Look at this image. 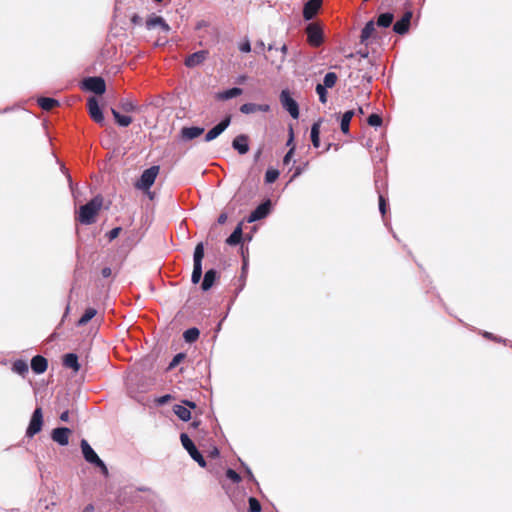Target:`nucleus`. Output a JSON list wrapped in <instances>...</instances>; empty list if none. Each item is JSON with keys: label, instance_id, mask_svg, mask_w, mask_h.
<instances>
[{"label": "nucleus", "instance_id": "1", "mask_svg": "<svg viewBox=\"0 0 512 512\" xmlns=\"http://www.w3.org/2000/svg\"><path fill=\"white\" fill-rule=\"evenodd\" d=\"M104 198L102 195H96L85 205L80 206L76 212L75 220L83 225H92L97 221L99 212L103 206Z\"/></svg>", "mask_w": 512, "mask_h": 512}, {"label": "nucleus", "instance_id": "2", "mask_svg": "<svg viewBox=\"0 0 512 512\" xmlns=\"http://www.w3.org/2000/svg\"><path fill=\"white\" fill-rule=\"evenodd\" d=\"M159 166H151L143 171L140 179L136 183V187L142 190H148L155 182L159 174Z\"/></svg>", "mask_w": 512, "mask_h": 512}, {"label": "nucleus", "instance_id": "3", "mask_svg": "<svg viewBox=\"0 0 512 512\" xmlns=\"http://www.w3.org/2000/svg\"><path fill=\"white\" fill-rule=\"evenodd\" d=\"M180 440L183 445V447L187 450L189 455L192 457L193 460H195L201 467L206 466V461L202 454L197 450L196 446L192 442V440L189 438V436L185 433H182L180 435Z\"/></svg>", "mask_w": 512, "mask_h": 512}, {"label": "nucleus", "instance_id": "4", "mask_svg": "<svg viewBox=\"0 0 512 512\" xmlns=\"http://www.w3.org/2000/svg\"><path fill=\"white\" fill-rule=\"evenodd\" d=\"M43 426V413L40 407L36 408L32 414L30 423L26 430V436L32 438L34 435L42 430Z\"/></svg>", "mask_w": 512, "mask_h": 512}, {"label": "nucleus", "instance_id": "5", "mask_svg": "<svg viewBox=\"0 0 512 512\" xmlns=\"http://www.w3.org/2000/svg\"><path fill=\"white\" fill-rule=\"evenodd\" d=\"M280 102L285 110L289 112L292 118L299 117V106L297 102L291 97L288 90H283L280 94Z\"/></svg>", "mask_w": 512, "mask_h": 512}, {"label": "nucleus", "instance_id": "6", "mask_svg": "<svg viewBox=\"0 0 512 512\" xmlns=\"http://www.w3.org/2000/svg\"><path fill=\"white\" fill-rule=\"evenodd\" d=\"M307 41L313 47H318L323 42L322 29L314 23L309 24L306 27Z\"/></svg>", "mask_w": 512, "mask_h": 512}, {"label": "nucleus", "instance_id": "7", "mask_svg": "<svg viewBox=\"0 0 512 512\" xmlns=\"http://www.w3.org/2000/svg\"><path fill=\"white\" fill-rule=\"evenodd\" d=\"M83 86L86 90L99 95L103 94L106 90L105 81L101 77H88L83 81Z\"/></svg>", "mask_w": 512, "mask_h": 512}, {"label": "nucleus", "instance_id": "8", "mask_svg": "<svg viewBox=\"0 0 512 512\" xmlns=\"http://www.w3.org/2000/svg\"><path fill=\"white\" fill-rule=\"evenodd\" d=\"M231 123V115H227L220 123L210 129L205 135V141L210 142L216 139Z\"/></svg>", "mask_w": 512, "mask_h": 512}, {"label": "nucleus", "instance_id": "9", "mask_svg": "<svg viewBox=\"0 0 512 512\" xmlns=\"http://www.w3.org/2000/svg\"><path fill=\"white\" fill-rule=\"evenodd\" d=\"M87 107L90 117L98 124L104 123V116L100 109L99 103L96 98L91 97L87 101Z\"/></svg>", "mask_w": 512, "mask_h": 512}, {"label": "nucleus", "instance_id": "10", "mask_svg": "<svg viewBox=\"0 0 512 512\" xmlns=\"http://www.w3.org/2000/svg\"><path fill=\"white\" fill-rule=\"evenodd\" d=\"M412 16V11H406L402 18L393 25V31L399 35L406 34L409 31Z\"/></svg>", "mask_w": 512, "mask_h": 512}, {"label": "nucleus", "instance_id": "11", "mask_svg": "<svg viewBox=\"0 0 512 512\" xmlns=\"http://www.w3.org/2000/svg\"><path fill=\"white\" fill-rule=\"evenodd\" d=\"M72 431L67 427H59L52 430L51 438L54 442L61 446H66L69 443V437Z\"/></svg>", "mask_w": 512, "mask_h": 512}, {"label": "nucleus", "instance_id": "12", "mask_svg": "<svg viewBox=\"0 0 512 512\" xmlns=\"http://www.w3.org/2000/svg\"><path fill=\"white\" fill-rule=\"evenodd\" d=\"M271 202L267 200L261 203L248 217V222H254L265 218L270 212Z\"/></svg>", "mask_w": 512, "mask_h": 512}, {"label": "nucleus", "instance_id": "13", "mask_svg": "<svg viewBox=\"0 0 512 512\" xmlns=\"http://www.w3.org/2000/svg\"><path fill=\"white\" fill-rule=\"evenodd\" d=\"M322 5V0H309L303 8V17L305 20H311L315 17Z\"/></svg>", "mask_w": 512, "mask_h": 512}, {"label": "nucleus", "instance_id": "14", "mask_svg": "<svg viewBox=\"0 0 512 512\" xmlns=\"http://www.w3.org/2000/svg\"><path fill=\"white\" fill-rule=\"evenodd\" d=\"M207 57H208V51L201 50V51L190 54L185 59L184 63L188 68H193V67H196V66L202 64L207 59Z\"/></svg>", "mask_w": 512, "mask_h": 512}, {"label": "nucleus", "instance_id": "15", "mask_svg": "<svg viewBox=\"0 0 512 512\" xmlns=\"http://www.w3.org/2000/svg\"><path fill=\"white\" fill-rule=\"evenodd\" d=\"M80 446L84 459L94 465L99 460V456L85 439L81 440Z\"/></svg>", "mask_w": 512, "mask_h": 512}, {"label": "nucleus", "instance_id": "16", "mask_svg": "<svg viewBox=\"0 0 512 512\" xmlns=\"http://www.w3.org/2000/svg\"><path fill=\"white\" fill-rule=\"evenodd\" d=\"M249 137L245 134L236 136L232 141V147L238 151L239 154H246L249 151L248 145Z\"/></svg>", "mask_w": 512, "mask_h": 512}, {"label": "nucleus", "instance_id": "17", "mask_svg": "<svg viewBox=\"0 0 512 512\" xmlns=\"http://www.w3.org/2000/svg\"><path fill=\"white\" fill-rule=\"evenodd\" d=\"M239 110L243 114H252V113H256V112H268L270 110V106L267 104L245 103L240 106Z\"/></svg>", "mask_w": 512, "mask_h": 512}, {"label": "nucleus", "instance_id": "18", "mask_svg": "<svg viewBox=\"0 0 512 512\" xmlns=\"http://www.w3.org/2000/svg\"><path fill=\"white\" fill-rule=\"evenodd\" d=\"M146 26L148 29H153L159 26L165 32L170 31V26L161 16L151 15L146 20Z\"/></svg>", "mask_w": 512, "mask_h": 512}, {"label": "nucleus", "instance_id": "19", "mask_svg": "<svg viewBox=\"0 0 512 512\" xmlns=\"http://www.w3.org/2000/svg\"><path fill=\"white\" fill-rule=\"evenodd\" d=\"M204 133V128L202 127H183L181 129V138L185 141H189L195 139Z\"/></svg>", "mask_w": 512, "mask_h": 512}, {"label": "nucleus", "instance_id": "20", "mask_svg": "<svg viewBox=\"0 0 512 512\" xmlns=\"http://www.w3.org/2000/svg\"><path fill=\"white\" fill-rule=\"evenodd\" d=\"M48 361L41 355H36L31 360V368L36 374H42L47 370Z\"/></svg>", "mask_w": 512, "mask_h": 512}, {"label": "nucleus", "instance_id": "21", "mask_svg": "<svg viewBox=\"0 0 512 512\" xmlns=\"http://www.w3.org/2000/svg\"><path fill=\"white\" fill-rule=\"evenodd\" d=\"M63 365L77 373L80 370L78 356L75 353H67L63 356Z\"/></svg>", "mask_w": 512, "mask_h": 512}, {"label": "nucleus", "instance_id": "22", "mask_svg": "<svg viewBox=\"0 0 512 512\" xmlns=\"http://www.w3.org/2000/svg\"><path fill=\"white\" fill-rule=\"evenodd\" d=\"M217 278V271L214 269H210L206 271L204 275V279L201 284V288L203 291H208L214 284Z\"/></svg>", "mask_w": 512, "mask_h": 512}, {"label": "nucleus", "instance_id": "23", "mask_svg": "<svg viewBox=\"0 0 512 512\" xmlns=\"http://www.w3.org/2000/svg\"><path fill=\"white\" fill-rule=\"evenodd\" d=\"M243 90L238 87H234L216 94V98L221 101L229 100L234 97L241 95Z\"/></svg>", "mask_w": 512, "mask_h": 512}, {"label": "nucleus", "instance_id": "24", "mask_svg": "<svg viewBox=\"0 0 512 512\" xmlns=\"http://www.w3.org/2000/svg\"><path fill=\"white\" fill-rule=\"evenodd\" d=\"M375 33V23L373 20L366 23L364 28L361 31L360 41L361 43H367V41L374 35Z\"/></svg>", "mask_w": 512, "mask_h": 512}, {"label": "nucleus", "instance_id": "25", "mask_svg": "<svg viewBox=\"0 0 512 512\" xmlns=\"http://www.w3.org/2000/svg\"><path fill=\"white\" fill-rule=\"evenodd\" d=\"M38 105L45 111H50L59 106V101L54 98L40 97L37 100Z\"/></svg>", "mask_w": 512, "mask_h": 512}, {"label": "nucleus", "instance_id": "26", "mask_svg": "<svg viewBox=\"0 0 512 512\" xmlns=\"http://www.w3.org/2000/svg\"><path fill=\"white\" fill-rule=\"evenodd\" d=\"M111 113L116 121V123L121 127L129 126L133 119L130 116L122 115L120 112L114 108H111Z\"/></svg>", "mask_w": 512, "mask_h": 512}, {"label": "nucleus", "instance_id": "27", "mask_svg": "<svg viewBox=\"0 0 512 512\" xmlns=\"http://www.w3.org/2000/svg\"><path fill=\"white\" fill-rule=\"evenodd\" d=\"M243 235L242 224L239 223L232 234L226 239V243L230 246L237 245L241 242Z\"/></svg>", "mask_w": 512, "mask_h": 512}, {"label": "nucleus", "instance_id": "28", "mask_svg": "<svg viewBox=\"0 0 512 512\" xmlns=\"http://www.w3.org/2000/svg\"><path fill=\"white\" fill-rule=\"evenodd\" d=\"M354 114H355L354 110H348L342 115L341 122H340V128L344 134L349 133L350 122H351V119L353 118Z\"/></svg>", "mask_w": 512, "mask_h": 512}, {"label": "nucleus", "instance_id": "29", "mask_svg": "<svg viewBox=\"0 0 512 512\" xmlns=\"http://www.w3.org/2000/svg\"><path fill=\"white\" fill-rule=\"evenodd\" d=\"M173 412L182 420V421H188L191 419V412L190 410L183 406V405H174Z\"/></svg>", "mask_w": 512, "mask_h": 512}, {"label": "nucleus", "instance_id": "30", "mask_svg": "<svg viewBox=\"0 0 512 512\" xmlns=\"http://www.w3.org/2000/svg\"><path fill=\"white\" fill-rule=\"evenodd\" d=\"M320 125L321 121L315 122L311 127V141L315 148H318L320 146Z\"/></svg>", "mask_w": 512, "mask_h": 512}, {"label": "nucleus", "instance_id": "31", "mask_svg": "<svg viewBox=\"0 0 512 512\" xmlns=\"http://www.w3.org/2000/svg\"><path fill=\"white\" fill-rule=\"evenodd\" d=\"M119 108L126 113L138 111V106L131 99H122L119 102Z\"/></svg>", "mask_w": 512, "mask_h": 512}, {"label": "nucleus", "instance_id": "32", "mask_svg": "<svg viewBox=\"0 0 512 512\" xmlns=\"http://www.w3.org/2000/svg\"><path fill=\"white\" fill-rule=\"evenodd\" d=\"M199 335H200L199 329L196 327H193V328L187 329L183 333V338L187 343H193L199 338Z\"/></svg>", "mask_w": 512, "mask_h": 512}, {"label": "nucleus", "instance_id": "33", "mask_svg": "<svg viewBox=\"0 0 512 512\" xmlns=\"http://www.w3.org/2000/svg\"><path fill=\"white\" fill-rule=\"evenodd\" d=\"M96 314H97L96 309H94V308H87L85 310L84 314L78 320L77 325L78 326L86 325Z\"/></svg>", "mask_w": 512, "mask_h": 512}, {"label": "nucleus", "instance_id": "34", "mask_svg": "<svg viewBox=\"0 0 512 512\" xmlns=\"http://www.w3.org/2000/svg\"><path fill=\"white\" fill-rule=\"evenodd\" d=\"M394 16L392 13H383L378 16L377 25L380 27L387 28L393 22Z\"/></svg>", "mask_w": 512, "mask_h": 512}, {"label": "nucleus", "instance_id": "35", "mask_svg": "<svg viewBox=\"0 0 512 512\" xmlns=\"http://www.w3.org/2000/svg\"><path fill=\"white\" fill-rule=\"evenodd\" d=\"M203 257H204V246H203V243L200 242L195 247L194 265L193 266H202Z\"/></svg>", "mask_w": 512, "mask_h": 512}, {"label": "nucleus", "instance_id": "36", "mask_svg": "<svg viewBox=\"0 0 512 512\" xmlns=\"http://www.w3.org/2000/svg\"><path fill=\"white\" fill-rule=\"evenodd\" d=\"M12 370L17 374L24 376L28 372V365L24 360H16L13 363Z\"/></svg>", "mask_w": 512, "mask_h": 512}, {"label": "nucleus", "instance_id": "37", "mask_svg": "<svg viewBox=\"0 0 512 512\" xmlns=\"http://www.w3.org/2000/svg\"><path fill=\"white\" fill-rule=\"evenodd\" d=\"M337 79H338V77H337L336 73L329 72L325 75L322 85H324L327 88H332L335 86Z\"/></svg>", "mask_w": 512, "mask_h": 512}, {"label": "nucleus", "instance_id": "38", "mask_svg": "<svg viewBox=\"0 0 512 512\" xmlns=\"http://www.w3.org/2000/svg\"><path fill=\"white\" fill-rule=\"evenodd\" d=\"M279 177V171L276 169H268L265 173V182L266 183H273L275 182Z\"/></svg>", "mask_w": 512, "mask_h": 512}, {"label": "nucleus", "instance_id": "39", "mask_svg": "<svg viewBox=\"0 0 512 512\" xmlns=\"http://www.w3.org/2000/svg\"><path fill=\"white\" fill-rule=\"evenodd\" d=\"M324 85L317 84L316 86V92L319 95V100L321 103L325 104L327 102V91Z\"/></svg>", "mask_w": 512, "mask_h": 512}, {"label": "nucleus", "instance_id": "40", "mask_svg": "<svg viewBox=\"0 0 512 512\" xmlns=\"http://www.w3.org/2000/svg\"><path fill=\"white\" fill-rule=\"evenodd\" d=\"M202 277V266H193L191 281L193 284H197Z\"/></svg>", "mask_w": 512, "mask_h": 512}, {"label": "nucleus", "instance_id": "41", "mask_svg": "<svg viewBox=\"0 0 512 512\" xmlns=\"http://www.w3.org/2000/svg\"><path fill=\"white\" fill-rule=\"evenodd\" d=\"M367 122L370 126L378 127L382 124V118L380 115L373 113L368 117Z\"/></svg>", "mask_w": 512, "mask_h": 512}, {"label": "nucleus", "instance_id": "42", "mask_svg": "<svg viewBox=\"0 0 512 512\" xmlns=\"http://www.w3.org/2000/svg\"><path fill=\"white\" fill-rule=\"evenodd\" d=\"M248 502H249V511L250 512H260L261 511V504L256 498L250 497Z\"/></svg>", "mask_w": 512, "mask_h": 512}, {"label": "nucleus", "instance_id": "43", "mask_svg": "<svg viewBox=\"0 0 512 512\" xmlns=\"http://www.w3.org/2000/svg\"><path fill=\"white\" fill-rule=\"evenodd\" d=\"M226 476L234 483H239L241 481L240 475L233 469H228L226 471Z\"/></svg>", "mask_w": 512, "mask_h": 512}, {"label": "nucleus", "instance_id": "44", "mask_svg": "<svg viewBox=\"0 0 512 512\" xmlns=\"http://www.w3.org/2000/svg\"><path fill=\"white\" fill-rule=\"evenodd\" d=\"M121 230H122L121 227H115L111 231H109L107 233L108 240L113 241L114 239H116L119 236Z\"/></svg>", "mask_w": 512, "mask_h": 512}, {"label": "nucleus", "instance_id": "45", "mask_svg": "<svg viewBox=\"0 0 512 512\" xmlns=\"http://www.w3.org/2000/svg\"><path fill=\"white\" fill-rule=\"evenodd\" d=\"M94 465L101 470V472H102V474L104 476L107 477L109 475V471H108L107 466L105 465V463L100 458H99V460Z\"/></svg>", "mask_w": 512, "mask_h": 512}, {"label": "nucleus", "instance_id": "46", "mask_svg": "<svg viewBox=\"0 0 512 512\" xmlns=\"http://www.w3.org/2000/svg\"><path fill=\"white\" fill-rule=\"evenodd\" d=\"M379 210L382 216H384L386 213V200L381 194H379Z\"/></svg>", "mask_w": 512, "mask_h": 512}, {"label": "nucleus", "instance_id": "47", "mask_svg": "<svg viewBox=\"0 0 512 512\" xmlns=\"http://www.w3.org/2000/svg\"><path fill=\"white\" fill-rule=\"evenodd\" d=\"M184 354L182 353H179L177 354L173 360L171 361L170 365H169V368H173L175 367L176 365H178L180 363V361L184 358Z\"/></svg>", "mask_w": 512, "mask_h": 512}, {"label": "nucleus", "instance_id": "48", "mask_svg": "<svg viewBox=\"0 0 512 512\" xmlns=\"http://www.w3.org/2000/svg\"><path fill=\"white\" fill-rule=\"evenodd\" d=\"M239 49L242 51V52H245V53H248L251 51V45H250V42L249 41H245L244 43H242L239 47Z\"/></svg>", "mask_w": 512, "mask_h": 512}, {"label": "nucleus", "instance_id": "49", "mask_svg": "<svg viewBox=\"0 0 512 512\" xmlns=\"http://www.w3.org/2000/svg\"><path fill=\"white\" fill-rule=\"evenodd\" d=\"M294 153V148H291L287 153L286 155L284 156V159H283V163L284 164H288L291 160V157Z\"/></svg>", "mask_w": 512, "mask_h": 512}, {"label": "nucleus", "instance_id": "50", "mask_svg": "<svg viewBox=\"0 0 512 512\" xmlns=\"http://www.w3.org/2000/svg\"><path fill=\"white\" fill-rule=\"evenodd\" d=\"M112 274V270L110 267H104L102 270H101V275L104 277V278H108L110 277Z\"/></svg>", "mask_w": 512, "mask_h": 512}, {"label": "nucleus", "instance_id": "51", "mask_svg": "<svg viewBox=\"0 0 512 512\" xmlns=\"http://www.w3.org/2000/svg\"><path fill=\"white\" fill-rule=\"evenodd\" d=\"M171 398H172V397H171V395L167 394V395H164V396L160 397V398H159V400H158V402H159L160 404H165V403H167L169 400H171Z\"/></svg>", "mask_w": 512, "mask_h": 512}, {"label": "nucleus", "instance_id": "52", "mask_svg": "<svg viewBox=\"0 0 512 512\" xmlns=\"http://www.w3.org/2000/svg\"><path fill=\"white\" fill-rule=\"evenodd\" d=\"M142 21V18L138 15V14H134L132 17H131V22L133 24H140Z\"/></svg>", "mask_w": 512, "mask_h": 512}, {"label": "nucleus", "instance_id": "53", "mask_svg": "<svg viewBox=\"0 0 512 512\" xmlns=\"http://www.w3.org/2000/svg\"><path fill=\"white\" fill-rule=\"evenodd\" d=\"M183 404H184L185 407H188V408H191V409H195L196 408V403L192 402V401H189V400H183Z\"/></svg>", "mask_w": 512, "mask_h": 512}, {"label": "nucleus", "instance_id": "54", "mask_svg": "<svg viewBox=\"0 0 512 512\" xmlns=\"http://www.w3.org/2000/svg\"><path fill=\"white\" fill-rule=\"evenodd\" d=\"M227 214L226 213H221L218 217V223L219 224H224L226 221H227Z\"/></svg>", "mask_w": 512, "mask_h": 512}, {"label": "nucleus", "instance_id": "55", "mask_svg": "<svg viewBox=\"0 0 512 512\" xmlns=\"http://www.w3.org/2000/svg\"><path fill=\"white\" fill-rule=\"evenodd\" d=\"M61 421L67 422L69 420V411H64L60 415Z\"/></svg>", "mask_w": 512, "mask_h": 512}, {"label": "nucleus", "instance_id": "56", "mask_svg": "<svg viewBox=\"0 0 512 512\" xmlns=\"http://www.w3.org/2000/svg\"><path fill=\"white\" fill-rule=\"evenodd\" d=\"M83 512H94V506L92 504H88L84 509Z\"/></svg>", "mask_w": 512, "mask_h": 512}, {"label": "nucleus", "instance_id": "57", "mask_svg": "<svg viewBox=\"0 0 512 512\" xmlns=\"http://www.w3.org/2000/svg\"><path fill=\"white\" fill-rule=\"evenodd\" d=\"M281 52H282L281 61H283V60H284V57H285V55H286V52H287V47H286V45H283V46L281 47Z\"/></svg>", "mask_w": 512, "mask_h": 512}, {"label": "nucleus", "instance_id": "58", "mask_svg": "<svg viewBox=\"0 0 512 512\" xmlns=\"http://www.w3.org/2000/svg\"><path fill=\"white\" fill-rule=\"evenodd\" d=\"M302 172V169L300 167H297L296 170H295V173L292 177V179H294L295 177L299 176Z\"/></svg>", "mask_w": 512, "mask_h": 512}, {"label": "nucleus", "instance_id": "59", "mask_svg": "<svg viewBox=\"0 0 512 512\" xmlns=\"http://www.w3.org/2000/svg\"><path fill=\"white\" fill-rule=\"evenodd\" d=\"M201 421L200 420H194L192 423H191V426L193 428H197L199 425H200Z\"/></svg>", "mask_w": 512, "mask_h": 512}, {"label": "nucleus", "instance_id": "60", "mask_svg": "<svg viewBox=\"0 0 512 512\" xmlns=\"http://www.w3.org/2000/svg\"><path fill=\"white\" fill-rule=\"evenodd\" d=\"M358 112H359V114H364L363 108H362V107H359V108H358Z\"/></svg>", "mask_w": 512, "mask_h": 512}, {"label": "nucleus", "instance_id": "61", "mask_svg": "<svg viewBox=\"0 0 512 512\" xmlns=\"http://www.w3.org/2000/svg\"><path fill=\"white\" fill-rule=\"evenodd\" d=\"M290 141H292V137L289 138V141H287V144H290Z\"/></svg>", "mask_w": 512, "mask_h": 512}, {"label": "nucleus", "instance_id": "62", "mask_svg": "<svg viewBox=\"0 0 512 512\" xmlns=\"http://www.w3.org/2000/svg\"><path fill=\"white\" fill-rule=\"evenodd\" d=\"M290 141H292V137L289 138V141H287V144H290Z\"/></svg>", "mask_w": 512, "mask_h": 512}]
</instances>
